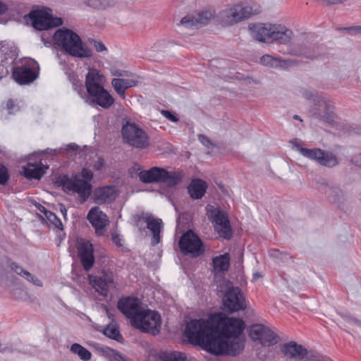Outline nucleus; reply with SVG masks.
Instances as JSON below:
<instances>
[{
	"instance_id": "338daca9",
	"label": "nucleus",
	"mask_w": 361,
	"mask_h": 361,
	"mask_svg": "<svg viewBox=\"0 0 361 361\" xmlns=\"http://www.w3.org/2000/svg\"><path fill=\"white\" fill-rule=\"evenodd\" d=\"M293 118H294L295 120H299V121H302V120L300 119V116H298V115H295V116H293Z\"/></svg>"
},
{
	"instance_id": "4c0bfd02",
	"label": "nucleus",
	"mask_w": 361,
	"mask_h": 361,
	"mask_svg": "<svg viewBox=\"0 0 361 361\" xmlns=\"http://www.w3.org/2000/svg\"><path fill=\"white\" fill-rule=\"evenodd\" d=\"M215 231L219 233L220 237L226 240L231 239L233 235L232 228L229 221L225 225L218 226Z\"/></svg>"
},
{
	"instance_id": "de8ad7c7",
	"label": "nucleus",
	"mask_w": 361,
	"mask_h": 361,
	"mask_svg": "<svg viewBox=\"0 0 361 361\" xmlns=\"http://www.w3.org/2000/svg\"><path fill=\"white\" fill-rule=\"evenodd\" d=\"M73 86H74L75 90H76L78 92V93L80 96V97L84 99L85 101L86 102L87 94H86V92L84 90V87H83L82 84L80 82L79 84L74 83Z\"/></svg>"
},
{
	"instance_id": "cd10ccee",
	"label": "nucleus",
	"mask_w": 361,
	"mask_h": 361,
	"mask_svg": "<svg viewBox=\"0 0 361 361\" xmlns=\"http://www.w3.org/2000/svg\"><path fill=\"white\" fill-rule=\"evenodd\" d=\"M94 288L100 293V295L106 296L109 292V288L113 283L112 276L108 274H104L99 277H94L91 280Z\"/></svg>"
},
{
	"instance_id": "4468645a",
	"label": "nucleus",
	"mask_w": 361,
	"mask_h": 361,
	"mask_svg": "<svg viewBox=\"0 0 361 361\" xmlns=\"http://www.w3.org/2000/svg\"><path fill=\"white\" fill-rule=\"evenodd\" d=\"M334 106L333 104L323 97L317 99L311 112L316 118L325 123H331L334 119Z\"/></svg>"
},
{
	"instance_id": "680f3d73",
	"label": "nucleus",
	"mask_w": 361,
	"mask_h": 361,
	"mask_svg": "<svg viewBox=\"0 0 361 361\" xmlns=\"http://www.w3.org/2000/svg\"><path fill=\"white\" fill-rule=\"evenodd\" d=\"M345 317L349 322L354 323L358 326H361V322L358 321L357 319L350 317L349 316H345Z\"/></svg>"
},
{
	"instance_id": "c85d7f7f",
	"label": "nucleus",
	"mask_w": 361,
	"mask_h": 361,
	"mask_svg": "<svg viewBox=\"0 0 361 361\" xmlns=\"http://www.w3.org/2000/svg\"><path fill=\"white\" fill-rule=\"evenodd\" d=\"M251 37L252 39L265 42L266 38H269L270 25L252 24L249 25Z\"/></svg>"
},
{
	"instance_id": "0e129e2a",
	"label": "nucleus",
	"mask_w": 361,
	"mask_h": 361,
	"mask_svg": "<svg viewBox=\"0 0 361 361\" xmlns=\"http://www.w3.org/2000/svg\"><path fill=\"white\" fill-rule=\"evenodd\" d=\"M61 211L64 215L66 214V209L63 204H61Z\"/></svg>"
},
{
	"instance_id": "a211bd4d",
	"label": "nucleus",
	"mask_w": 361,
	"mask_h": 361,
	"mask_svg": "<svg viewBox=\"0 0 361 361\" xmlns=\"http://www.w3.org/2000/svg\"><path fill=\"white\" fill-rule=\"evenodd\" d=\"M87 219L95 228L97 235H102L104 233V229L109 223L106 214L97 207H92L89 211Z\"/></svg>"
},
{
	"instance_id": "7ed1b4c3",
	"label": "nucleus",
	"mask_w": 361,
	"mask_h": 361,
	"mask_svg": "<svg viewBox=\"0 0 361 361\" xmlns=\"http://www.w3.org/2000/svg\"><path fill=\"white\" fill-rule=\"evenodd\" d=\"M184 173L181 171H167L164 168L152 167L140 172V180L144 183H164L169 187H175L182 181Z\"/></svg>"
},
{
	"instance_id": "f257e3e1",
	"label": "nucleus",
	"mask_w": 361,
	"mask_h": 361,
	"mask_svg": "<svg viewBox=\"0 0 361 361\" xmlns=\"http://www.w3.org/2000/svg\"><path fill=\"white\" fill-rule=\"evenodd\" d=\"M245 327L243 319L218 312L207 319H191L185 326L184 336L190 343L197 345L212 355L235 356L244 348L238 336Z\"/></svg>"
},
{
	"instance_id": "72a5a7b5",
	"label": "nucleus",
	"mask_w": 361,
	"mask_h": 361,
	"mask_svg": "<svg viewBox=\"0 0 361 361\" xmlns=\"http://www.w3.org/2000/svg\"><path fill=\"white\" fill-rule=\"evenodd\" d=\"M45 173V171L41 166L29 164L24 169V176L29 180H39Z\"/></svg>"
},
{
	"instance_id": "052dcab7",
	"label": "nucleus",
	"mask_w": 361,
	"mask_h": 361,
	"mask_svg": "<svg viewBox=\"0 0 361 361\" xmlns=\"http://www.w3.org/2000/svg\"><path fill=\"white\" fill-rule=\"evenodd\" d=\"M13 351V349L11 346H4L0 344V353H11Z\"/></svg>"
},
{
	"instance_id": "aec40b11",
	"label": "nucleus",
	"mask_w": 361,
	"mask_h": 361,
	"mask_svg": "<svg viewBox=\"0 0 361 361\" xmlns=\"http://www.w3.org/2000/svg\"><path fill=\"white\" fill-rule=\"evenodd\" d=\"M281 350L285 356L295 360H303L307 355V349L295 341L283 344Z\"/></svg>"
},
{
	"instance_id": "69168bd1",
	"label": "nucleus",
	"mask_w": 361,
	"mask_h": 361,
	"mask_svg": "<svg viewBox=\"0 0 361 361\" xmlns=\"http://www.w3.org/2000/svg\"><path fill=\"white\" fill-rule=\"evenodd\" d=\"M260 276H261V275L259 272H255L253 274V278L255 279H257V278H259Z\"/></svg>"
},
{
	"instance_id": "5fc2aeb1",
	"label": "nucleus",
	"mask_w": 361,
	"mask_h": 361,
	"mask_svg": "<svg viewBox=\"0 0 361 361\" xmlns=\"http://www.w3.org/2000/svg\"><path fill=\"white\" fill-rule=\"evenodd\" d=\"M13 6L11 4H6L0 1V16L6 13L8 10L12 9L11 7Z\"/></svg>"
},
{
	"instance_id": "f704fd0d",
	"label": "nucleus",
	"mask_w": 361,
	"mask_h": 361,
	"mask_svg": "<svg viewBox=\"0 0 361 361\" xmlns=\"http://www.w3.org/2000/svg\"><path fill=\"white\" fill-rule=\"evenodd\" d=\"M71 351L78 355L80 358L84 361H88L91 359L92 354L90 350L78 343H73L71 346Z\"/></svg>"
},
{
	"instance_id": "f8f14e48",
	"label": "nucleus",
	"mask_w": 361,
	"mask_h": 361,
	"mask_svg": "<svg viewBox=\"0 0 361 361\" xmlns=\"http://www.w3.org/2000/svg\"><path fill=\"white\" fill-rule=\"evenodd\" d=\"M117 307L126 317L130 319L131 325L134 324V321H136L144 309L140 299L130 296L121 298L118 302Z\"/></svg>"
},
{
	"instance_id": "b1692460",
	"label": "nucleus",
	"mask_w": 361,
	"mask_h": 361,
	"mask_svg": "<svg viewBox=\"0 0 361 361\" xmlns=\"http://www.w3.org/2000/svg\"><path fill=\"white\" fill-rule=\"evenodd\" d=\"M104 82V77L99 73V71L90 68L85 77L87 92L102 87Z\"/></svg>"
},
{
	"instance_id": "0eeeda50",
	"label": "nucleus",
	"mask_w": 361,
	"mask_h": 361,
	"mask_svg": "<svg viewBox=\"0 0 361 361\" xmlns=\"http://www.w3.org/2000/svg\"><path fill=\"white\" fill-rule=\"evenodd\" d=\"M51 12L49 8L35 10L29 13L28 18L32 26L38 30H47L62 25V18L53 17Z\"/></svg>"
},
{
	"instance_id": "6e6d98bb",
	"label": "nucleus",
	"mask_w": 361,
	"mask_h": 361,
	"mask_svg": "<svg viewBox=\"0 0 361 361\" xmlns=\"http://www.w3.org/2000/svg\"><path fill=\"white\" fill-rule=\"evenodd\" d=\"M112 75L117 77H128L129 76L130 73L123 70H115L112 71Z\"/></svg>"
},
{
	"instance_id": "4be33fe9",
	"label": "nucleus",
	"mask_w": 361,
	"mask_h": 361,
	"mask_svg": "<svg viewBox=\"0 0 361 361\" xmlns=\"http://www.w3.org/2000/svg\"><path fill=\"white\" fill-rule=\"evenodd\" d=\"M13 76L18 84L26 85L36 80L38 74L30 67L23 66L13 70Z\"/></svg>"
},
{
	"instance_id": "ea45409f",
	"label": "nucleus",
	"mask_w": 361,
	"mask_h": 361,
	"mask_svg": "<svg viewBox=\"0 0 361 361\" xmlns=\"http://www.w3.org/2000/svg\"><path fill=\"white\" fill-rule=\"evenodd\" d=\"M301 92L305 98L312 100L314 104L317 102V99L321 97V96L318 94V92L313 90L304 89Z\"/></svg>"
},
{
	"instance_id": "423d86ee",
	"label": "nucleus",
	"mask_w": 361,
	"mask_h": 361,
	"mask_svg": "<svg viewBox=\"0 0 361 361\" xmlns=\"http://www.w3.org/2000/svg\"><path fill=\"white\" fill-rule=\"evenodd\" d=\"M293 147L306 158L316 161L319 164L333 168L339 163L337 157L331 152H325L319 148L307 149L302 147L296 142H291Z\"/></svg>"
},
{
	"instance_id": "13d9d810",
	"label": "nucleus",
	"mask_w": 361,
	"mask_h": 361,
	"mask_svg": "<svg viewBox=\"0 0 361 361\" xmlns=\"http://www.w3.org/2000/svg\"><path fill=\"white\" fill-rule=\"evenodd\" d=\"M37 208L41 213H42L45 216V217H47V216L48 215V213H49L51 212V211L48 210L47 208H45L44 206H42L39 204H37Z\"/></svg>"
},
{
	"instance_id": "49530a36",
	"label": "nucleus",
	"mask_w": 361,
	"mask_h": 361,
	"mask_svg": "<svg viewBox=\"0 0 361 361\" xmlns=\"http://www.w3.org/2000/svg\"><path fill=\"white\" fill-rule=\"evenodd\" d=\"M341 30H345L350 35L361 34V25L343 27L340 28Z\"/></svg>"
},
{
	"instance_id": "6e6552de",
	"label": "nucleus",
	"mask_w": 361,
	"mask_h": 361,
	"mask_svg": "<svg viewBox=\"0 0 361 361\" xmlns=\"http://www.w3.org/2000/svg\"><path fill=\"white\" fill-rule=\"evenodd\" d=\"M161 324V316L158 312L144 308L132 326L142 332L155 335L159 331Z\"/></svg>"
},
{
	"instance_id": "bb28decb",
	"label": "nucleus",
	"mask_w": 361,
	"mask_h": 361,
	"mask_svg": "<svg viewBox=\"0 0 361 361\" xmlns=\"http://www.w3.org/2000/svg\"><path fill=\"white\" fill-rule=\"evenodd\" d=\"M206 209L207 216L213 224L214 229H216L218 226L225 225L229 221L226 214L221 210L210 205H208Z\"/></svg>"
},
{
	"instance_id": "393cba45",
	"label": "nucleus",
	"mask_w": 361,
	"mask_h": 361,
	"mask_svg": "<svg viewBox=\"0 0 361 361\" xmlns=\"http://www.w3.org/2000/svg\"><path fill=\"white\" fill-rule=\"evenodd\" d=\"M292 31L280 25H270L269 39L279 41L281 44H287L290 42Z\"/></svg>"
},
{
	"instance_id": "9b49d317",
	"label": "nucleus",
	"mask_w": 361,
	"mask_h": 361,
	"mask_svg": "<svg viewBox=\"0 0 361 361\" xmlns=\"http://www.w3.org/2000/svg\"><path fill=\"white\" fill-rule=\"evenodd\" d=\"M178 244L183 254H189L193 257H197L204 252L202 240L192 231H188L183 234Z\"/></svg>"
},
{
	"instance_id": "9d476101",
	"label": "nucleus",
	"mask_w": 361,
	"mask_h": 361,
	"mask_svg": "<svg viewBox=\"0 0 361 361\" xmlns=\"http://www.w3.org/2000/svg\"><path fill=\"white\" fill-rule=\"evenodd\" d=\"M249 336L255 341H258L262 346L269 347L277 344L280 338L269 327L261 324H252L249 328Z\"/></svg>"
},
{
	"instance_id": "f03ea898",
	"label": "nucleus",
	"mask_w": 361,
	"mask_h": 361,
	"mask_svg": "<svg viewBox=\"0 0 361 361\" xmlns=\"http://www.w3.org/2000/svg\"><path fill=\"white\" fill-rule=\"evenodd\" d=\"M55 44L60 47L66 54L78 58H90L92 52L84 44L80 37L73 30L69 29H59L53 35Z\"/></svg>"
},
{
	"instance_id": "20e7f679",
	"label": "nucleus",
	"mask_w": 361,
	"mask_h": 361,
	"mask_svg": "<svg viewBox=\"0 0 361 361\" xmlns=\"http://www.w3.org/2000/svg\"><path fill=\"white\" fill-rule=\"evenodd\" d=\"M56 184L67 194L77 193L83 202L88 199L92 189V185L78 175L71 177L68 175L59 176L56 178Z\"/></svg>"
},
{
	"instance_id": "603ef678",
	"label": "nucleus",
	"mask_w": 361,
	"mask_h": 361,
	"mask_svg": "<svg viewBox=\"0 0 361 361\" xmlns=\"http://www.w3.org/2000/svg\"><path fill=\"white\" fill-rule=\"evenodd\" d=\"M198 140L204 146H205L207 148L213 147V144L211 142L210 139L204 135H199Z\"/></svg>"
},
{
	"instance_id": "c756f323",
	"label": "nucleus",
	"mask_w": 361,
	"mask_h": 361,
	"mask_svg": "<svg viewBox=\"0 0 361 361\" xmlns=\"http://www.w3.org/2000/svg\"><path fill=\"white\" fill-rule=\"evenodd\" d=\"M137 80L131 79L114 78L111 80V85L115 91L123 99H126V90L137 85Z\"/></svg>"
},
{
	"instance_id": "412c9836",
	"label": "nucleus",
	"mask_w": 361,
	"mask_h": 361,
	"mask_svg": "<svg viewBox=\"0 0 361 361\" xmlns=\"http://www.w3.org/2000/svg\"><path fill=\"white\" fill-rule=\"evenodd\" d=\"M116 188L114 185H107L95 189L94 192V201L97 204L109 203L116 198Z\"/></svg>"
},
{
	"instance_id": "774afa93",
	"label": "nucleus",
	"mask_w": 361,
	"mask_h": 361,
	"mask_svg": "<svg viewBox=\"0 0 361 361\" xmlns=\"http://www.w3.org/2000/svg\"><path fill=\"white\" fill-rule=\"evenodd\" d=\"M42 40L43 42H44V44H47V42H45V39H44V35L42 36Z\"/></svg>"
},
{
	"instance_id": "09e8293b",
	"label": "nucleus",
	"mask_w": 361,
	"mask_h": 361,
	"mask_svg": "<svg viewBox=\"0 0 361 361\" xmlns=\"http://www.w3.org/2000/svg\"><path fill=\"white\" fill-rule=\"evenodd\" d=\"M81 178L90 183V181L93 178V173L89 169H82L81 171Z\"/></svg>"
},
{
	"instance_id": "4d7b16f0",
	"label": "nucleus",
	"mask_w": 361,
	"mask_h": 361,
	"mask_svg": "<svg viewBox=\"0 0 361 361\" xmlns=\"http://www.w3.org/2000/svg\"><path fill=\"white\" fill-rule=\"evenodd\" d=\"M15 108H16V106H15V104H14V102L13 101V99H8L6 103V109L8 111V114H13V109Z\"/></svg>"
},
{
	"instance_id": "864d4df0",
	"label": "nucleus",
	"mask_w": 361,
	"mask_h": 361,
	"mask_svg": "<svg viewBox=\"0 0 361 361\" xmlns=\"http://www.w3.org/2000/svg\"><path fill=\"white\" fill-rule=\"evenodd\" d=\"M104 166V159L102 157H99L94 163L93 168L96 171H101Z\"/></svg>"
},
{
	"instance_id": "ddd939ff",
	"label": "nucleus",
	"mask_w": 361,
	"mask_h": 361,
	"mask_svg": "<svg viewBox=\"0 0 361 361\" xmlns=\"http://www.w3.org/2000/svg\"><path fill=\"white\" fill-rule=\"evenodd\" d=\"M223 305L231 313L245 309V300L241 290L234 287L228 288L224 295Z\"/></svg>"
},
{
	"instance_id": "f3484780",
	"label": "nucleus",
	"mask_w": 361,
	"mask_h": 361,
	"mask_svg": "<svg viewBox=\"0 0 361 361\" xmlns=\"http://www.w3.org/2000/svg\"><path fill=\"white\" fill-rule=\"evenodd\" d=\"M322 46L318 44L303 42L301 45H295L290 49V54L296 56H302L309 59L317 58L322 53Z\"/></svg>"
},
{
	"instance_id": "37998d69",
	"label": "nucleus",
	"mask_w": 361,
	"mask_h": 361,
	"mask_svg": "<svg viewBox=\"0 0 361 361\" xmlns=\"http://www.w3.org/2000/svg\"><path fill=\"white\" fill-rule=\"evenodd\" d=\"M23 278L35 286L39 287L42 286V281L36 276L33 275L29 271L24 273Z\"/></svg>"
},
{
	"instance_id": "c9c22d12",
	"label": "nucleus",
	"mask_w": 361,
	"mask_h": 361,
	"mask_svg": "<svg viewBox=\"0 0 361 361\" xmlns=\"http://www.w3.org/2000/svg\"><path fill=\"white\" fill-rule=\"evenodd\" d=\"M103 334L111 339L119 341L122 338L118 327L115 324H109L103 331Z\"/></svg>"
},
{
	"instance_id": "2f4dec72",
	"label": "nucleus",
	"mask_w": 361,
	"mask_h": 361,
	"mask_svg": "<svg viewBox=\"0 0 361 361\" xmlns=\"http://www.w3.org/2000/svg\"><path fill=\"white\" fill-rule=\"evenodd\" d=\"M213 267L217 272H224L228 270L230 266L229 254L225 253L214 257L212 259Z\"/></svg>"
},
{
	"instance_id": "a19ab883",
	"label": "nucleus",
	"mask_w": 361,
	"mask_h": 361,
	"mask_svg": "<svg viewBox=\"0 0 361 361\" xmlns=\"http://www.w3.org/2000/svg\"><path fill=\"white\" fill-rule=\"evenodd\" d=\"M47 220L52 224L56 228L63 230V224L61 221V220L57 217V216L53 213L52 212H50L48 213V215L46 217Z\"/></svg>"
},
{
	"instance_id": "79ce46f5",
	"label": "nucleus",
	"mask_w": 361,
	"mask_h": 361,
	"mask_svg": "<svg viewBox=\"0 0 361 361\" xmlns=\"http://www.w3.org/2000/svg\"><path fill=\"white\" fill-rule=\"evenodd\" d=\"M9 178L8 169L4 164H0V185H6Z\"/></svg>"
},
{
	"instance_id": "6ab92c4d",
	"label": "nucleus",
	"mask_w": 361,
	"mask_h": 361,
	"mask_svg": "<svg viewBox=\"0 0 361 361\" xmlns=\"http://www.w3.org/2000/svg\"><path fill=\"white\" fill-rule=\"evenodd\" d=\"M212 14L209 11H203L195 15H188L180 20V25L187 28H199L208 24Z\"/></svg>"
},
{
	"instance_id": "3c124183",
	"label": "nucleus",
	"mask_w": 361,
	"mask_h": 361,
	"mask_svg": "<svg viewBox=\"0 0 361 361\" xmlns=\"http://www.w3.org/2000/svg\"><path fill=\"white\" fill-rule=\"evenodd\" d=\"M161 114L165 118L172 122H177L178 121V118L176 116V115L170 111L162 110Z\"/></svg>"
},
{
	"instance_id": "7c9ffc66",
	"label": "nucleus",
	"mask_w": 361,
	"mask_h": 361,
	"mask_svg": "<svg viewBox=\"0 0 361 361\" xmlns=\"http://www.w3.org/2000/svg\"><path fill=\"white\" fill-rule=\"evenodd\" d=\"M190 197L195 200L201 199L206 192L207 185L205 181L201 179L192 180L188 186Z\"/></svg>"
},
{
	"instance_id": "39448f33",
	"label": "nucleus",
	"mask_w": 361,
	"mask_h": 361,
	"mask_svg": "<svg viewBox=\"0 0 361 361\" xmlns=\"http://www.w3.org/2000/svg\"><path fill=\"white\" fill-rule=\"evenodd\" d=\"M121 136L125 143L137 149L146 148L149 144L147 133L129 121H123Z\"/></svg>"
},
{
	"instance_id": "a878e982",
	"label": "nucleus",
	"mask_w": 361,
	"mask_h": 361,
	"mask_svg": "<svg viewBox=\"0 0 361 361\" xmlns=\"http://www.w3.org/2000/svg\"><path fill=\"white\" fill-rule=\"evenodd\" d=\"M329 202L336 204L338 206L344 200L343 191L337 186L332 184H324L322 188Z\"/></svg>"
},
{
	"instance_id": "c03bdc74",
	"label": "nucleus",
	"mask_w": 361,
	"mask_h": 361,
	"mask_svg": "<svg viewBox=\"0 0 361 361\" xmlns=\"http://www.w3.org/2000/svg\"><path fill=\"white\" fill-rule=\"evenodd\" d=\"M10 269L16 272L17 274L23 277L24 273H26L27 271L25 270L20 264L15 262H11L8 264Z\"/></svg>"
},
{
	"instance_id": "2eb2a0df",
	"label": "nucleus",
	"mask_w": 361,
	"mask_h": 361,
	"mask_svg": "<svg viewBox=\"0 0 361 361\" xmlns=\"http://www.w3.org/2000/svg\"><path fill=\"white\" fill-rule=\"evenodd\" d=\"M114 98L104 87L87 92L86 102L92 106L98 105L107 109L114 103Z\"/></svg>"
},
{
	"instance_id": "1a4fd4ad",
	"label": "nucleus",
	"mask_w": 361,
	"mask_h": 361,
	"mask_svg": "<svg viewBox=\"0 0 361 361\" xmlns=\"http://www.w3.org/2000/svg\"><path fill=\"white\" fill-rule=\"evenodd\" d=\"M252 11L250 6L240 3L219 12V18L222 24L229 25L248 18L252 14Z\"/></svg>"
},
{
	"instance_id": "a18cd8bd",
	"label": "nucleus",
	"mask_w": 361,
	"mask_h": 361,
	"mask_svg": "<svg viewBox=\"0 0 361 361\" xmlns=\"http://www.w3.org/2000/svg\"><path fill=\"white\" fill-rule=\"evenodd\" d=\"M271 255L274 257L280 259L282 262H286L291 258L290 255L287 253H283L277 250H271Z\"/></svg>"
},
{
	"instance_id": "5701e85b",
	"label": "nucleus",
	"mask_w": 361,
	"mask_h": 361,
	"mask_svg": "<svg viewBox=\"0 0 361 361\" xmlns=\"http://www.w3.org/2000/svg\"><path fill=\"white\" fill-rule=\"evenodd\" d=\"M140 219L147 224V228L152 232V245L158 244L160 242V232L162 226L161 219H155L151 214H147L145 216L141 217Z\"/></svg>"
},
{
	"instance_id": "8fccbe9b",
	"label": "nucleus",
	"mask_w": 361,
	"mask_h": 361,
	"mask_svg": "<svg viewBox=\"0 0 361 361\" xmlns=\"http://www.w3.org/2000/svg\"><path fill=\"white\" fill-rule=\"evenodd\" d=\"M91 43L93 44L97 51L102 52L106 51V47L102 42L92 39Z\"/></svg>"
},
{
	"instance_id": "e433bc0d",
	"label": "nucleus",
	"mask_w": 361,
	"mask_h": 361,
	"mask_svg": "<svg viewBox=\"0 0 361 361\" xmlns=\"http://www.w3.org/2000/svg\"><path fill=\"white\" fill-rule=\"evenodd\" d=\"M161 361H185V358L177 352H164L161 353L160 356Z\"/></svg>"
},
{
	"instance_id": "dca6fc26",
	"label": "nucleus",
	"mask_w": 361,
	"mask_h": 361,
	"mask_svg": "<svg viewBox=\"0 0 361 361\" xmlns=\"http://www.w3.org/2000/svg\"><path fill=\"white\" fill-rule=\"evenodd\" d=\"M92 244L86 240H81L78 242V253L82 267L85 271H89L94 263Z\"/></svg>"
},
{
	"instance_id": "e2e57ef3",
	"label": "nucleus",
	"mask_w": 361,
	"mask_h": 361,
	"mask_svg": "<svg viewBox=\"0 0 361 361\" xmlns=\"http://www.w3.org/2000/svg\"><path fill=\"white\" fill-rule=\"evenodd\" d=\"M114 361H128L126 359H125L123 357H122L121 355H116L114 357Z\"/></svg>"
},
{
	"instance_id": "bf43d9fd",
	"label": "nucleus",
	"mask_w": 361,
	"mask_h": 361,
	"mask_svg": "<svg viewBox=\"0 0 361 361\" xmlns=\"http://www.w3.org/2000/svg\"><path fill=\"white\" fill-rule=\"evenodd\" d=\"M111 240L112 241L117 245H121V244L120 243V237H119V235L116 234V233H113L111 235Z\"/></svg>"
},
{
	"instance_id": "58836bf2",
	"label": "nucleus",
	"mask_w": 361,
	"mask_h": 361,
	"mask_svg": "<svg viewBox=\"0 0 361 361\" xmlns=\"http://www.w3.org/2000/svg\"><path fill=\"white\" fill-rule=\"evenodd\" d=\"M78 148H79V146L77 144L73 142V143H70V144L65 145L64 147H61L59 150L56 149H51L47 148L45 150V152L47 153L49 152L52 156H55V155H56L58 152H61V150H65L66 152H71V151H76L78 149ZM42 152H44V151H42Z\"/></svg>"
},
{
	"instance_id": "473e14b6",
	"label": "nucleus",
	"mask_w": 361,
	"mask_h": 361,
	"mask_svg": "<svg viewBox=\"0 0 361 361\" xmlns=\"http://www.w3.org/2000/svg\"><path fill=\"white\" fill-rule=\"evenodd\" d=\"M260 63L264 66L274 68H282L287 65L286 61L273 57L269 54L263 55L260 58Z\"/></svg>"
}]
</instances>
